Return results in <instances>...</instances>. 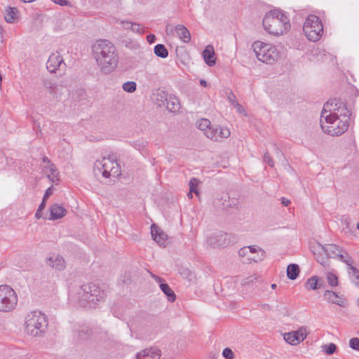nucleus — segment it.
I'll use <instances>...</instances> for the list:
<instances>
[{
  "instance_id": "052dcab7",
  "label": "nucleus",
  "mask_w": 359,
  "mask_h": 359,
  "mask_svg": "<svg viewBox=\"0 0 359 359\" xmlns=\"http://www.w3.org/2000/svg\"><path fill=\"white\" fill-rule=\"evenodd\" d=\"M192 193H193V192H190V191H189V192L187 194V196H188V198H190V199L193 198Z\"/></svg>"
},
{
  "instance_id": "412c9836",
  "label": "nucleus",
  "mask_w": 359,
  "mask_h": 359,
  "mask_svg": "<svg viewBox=\"0 0 359 359\" xmlns=\"http://www.w3.org/2000/svg\"><path fill=\"white\" fill-rule=\"evenodd\" d=\"M325 297L330 302L337 304L339 306L344 307L346 306V301L341 297H339L337 294L333 291L326 290L324 294Z\"/></svg>"
},
{
  "instance_id": "5701e85b",
  "label": "nucleus",
  "mask_w": 359,
  "mask_h": 359,
  "mask_svg": "<svg viewBox=\"0 0 359 359\" xmlns=\"http://www.w3.org/2000/svg\"><path fill=\"white\" fill-rule=\"evenodd\" d=\"M43 171L46 174L47 177L53 182L59 181V172L53 163L45 165Z\"/></svg>"
},
{
  "instance_id": "bb28decb",
  "label": "nucleus",
  "mask_w": 359,
  "mask_h": 359,
  "mask_svg": "<svg viewBox=\"0 0 359 359\" xmlns=\"http://www.w3.org/2000/svg\"><path fill=\"white\" fill-rule=\"evenodd\" d=\"M168 97L169 95L167 92L161 89H158L153 95V100L158 106L161 107V105H165Z\"/></svg>"
},
{
  "instance_id": "0e129e2a",
  "label": "nucleus",
  "mask_w": 359,
  "mask_h": 359,
  "mask_svg": "<svg viewBox=\"0 0 359 359\" xmlns=\"http://www.w3.org/2000/svg\"><path fill=\"white\" fill-rule=\"evenodd\" d=\"M271 287H272L273 289H275V288L276 287V284H272V285H271Z\"/></svg>"
},
{
  "instance_id": "393cba45",
  "label": "nucleus",
  "mask_w": 359,
  "mask_h": 359,
  "mask_svg": "<svg viewBox=\"0 0 359 359\" xmlns=\"http://www.w3.org/2000/svg\"><path fill=\"white\" fill-rule=\"evenodd\" d=\"M175 32L178 37L184 43H189L191 41V34L188 29L184 25H177L175 27Z\"/></svg>"
},
{
  "instance_id": "1a4fd4ad",
  "label": "nucleus",
  "mask_w": 359,
  "mask_h": 359,
  "mask_svg": "<svg viewBox=\"0 0 359 359\" xmlns=\"http://www.w3.org/2000/svg\"><path fill=\"white\" fill-rule=\"evenodd\" d=\"M118 165L113 158H106L104 157L102 160H97L95 161L93 167L95 175L102 174L105 178H108L111 175V172L114 169L116 168L114 173L117 172Z\"/></svg>"
},
{
  "instance_id": "9b49d317",
  "label": "nucleus",
  "mask_w": 359,
  "mask_h": 359,
  "mask_svg": "<svg viewBox=\"0 0 359 359\" xmlns=\"http://www.w3.org/2000/svg\"><path fill=\"white\" fill-rule=\"evenodd\" d=\"M318 247L326 254L327 257L331 258H337L339 260L348 263L349 259H346L343 255L342 249L335 244L322 245L318 243Z\"/></svg>"
},
{
  "instance_id": "c85d7f7f",
  "label": "nucleus",
  "mask_w": 359,
  "mask_h": 359,
  "mask_svg": "<svg viewBox=\"0 0 359 359\" xmlns=\"http://www.w3.org/2000/svg\"><path fill=\"white\" fill-rule=\"evenodd\" d=\"M299 273V266L296 264H290L287 268V276L290 280H295Z\"/></svg>"
},
{
  "instance_id": "a878e982",
  "label": "nucleus",
  "mask_w": 359,
  "mask_h": 359,
  "mask_svg": "<svg viewBox=\"0 0 359 359\" xmlns=\"http://www.w3.org/2000/svg\"><path fill=\"white\" fill-rule=\"evenodd\" d=\"M165 104L169 112H177L180 109V101L175 95H170Z\"/></svg>"
},
{
  "instance_id": "b1692460",
  "label": "nucleus",
  "mask_w": 359,
  "mask_h": 359,
  "mask_svg": "<svg viewBox=\"0 0 359 359\" xmlns=\"http://www.w3.org/2000/svg\"><path fill=\"white\" fill-rule=\"evenodd\" d=\"M151 233L153 239L159 245H163L167 238V236L160 231L155 224H152L151 226Z\"/></svg>"
},
{
  "instance_id": "5fc2aeb1",
  "label": "nucleus",
  "mask_w": 359,
  "mask_h": 359,
  "mask_svg": "<svg viewBox=\"0 0 359 359\" xmlns=\"http://www.w3.org/2000/svg\"><path fill=\"white\" fill-rule=\"evenodd\" d=\"M122 23L126 29H130V25H133V22L129 21L123 22Z\"/></svg>"
},
{
  "instance_id": "aec40b11",
  "label": "nucleus",
  "mask_w": 359,
  "mask_h": 359,
  "mask_svg": "<svg viewBox=\"0 0 359 359\" xmlns=\"http://www.w3.org/2000/svg\"><path fill=\"white\" fill-rule=\"evenodd\" d=\"M203 57L205 62L210 67H212L216 63V57L214 47L212 45H208L203 51Z\"/></svg>"
},
{
  "instance_id": "0eeeda50",
  "label": "nucleus",
  "mask_w": 359,
  "mask_h": 359,
  "mask_svg": "<svg viewBox=\"0 0 359 359\" xmlns=\"http://www.w3.org/2000/svg\"><path fill=\"white\" fill-rule=\"evenodd\" d=\"M303 30L309 40L317 41L322 36L323 24L318 16L309 15L304 24Z\"/></svg>"
},
{
  "instance_id": "4c0bfd02",
  "label": "nucleus",
  "mask_w": 359,
  "mask_h": 359,
  "mask_svg": "<svg viewBox=\"0 0 359 359\" xmlns=\"http://www.w3.org/2000/svg\"><path fill=\"white\" fill-rule=\"evenodd\" d=\"M327 280L328 284L332 287H334L338 285V278L333 273L330 272L327 274Z\"/></svg>"
},
{
  "instance_id": "37998d69",
  "label": "nucleus",
  "mask_w": 359,
  "mask_h": 359,
  "mask_svg": "<svg viewBox=\"0 0 359 359\" xmlns=\"http://www.w3.org/2000/svg\"><path fill=\"white\" fill-rule=\"evenodd\" d=\"M130 29L134 32L141 34L144 32V27L141 26L140 24L133 23V25H130Z\"/></svg>"
},
{
  "instance_id": "20e7f679",
  "label": "nucleus",
  "mask_w": 359,
  "mask_h": 359,
  "mask_svg": "<svg viewBox=\"0 0 359 359\" xmlns=\"http://www.w3.org/2000/svg\"><path fill=\"white\" fill-rule=\"evenodd\" d=\"M104 297V292L93 283L81 285L76 294V299L81 306L95 307Z\"/></svg>"
},
{
  "instance_id": "6ab92c4d",
  "label": "nucleus",
  "mask_w": 359,
  "mask_h": 359,
  "mask_svg": "<svg viewBox=\"0 0 359 359\" xmlns=\"http://www.w3.org/2000/svg\"><path fill=\"white\" fill-rule=\"evenodd\" d=\"M47 264L57 271H62L66 266L64 258L59 255L50 257L47 260Z\"/></svg>"
},
{
  "instance_id": "09e8293b",
  "label": "nucleus",
  "mask_w": 359,
  "mask_h": 359,
  "mask_svg": "<svg viewBox=\"0 0 359 359\" xmlns=\"http://www.w3.org/2000/svg\"><path fill=\"white\" fill-rule=\"evenodd\" d=\"M257 280V278L255 276H249L244 279L242 282L243 285H247L252 283L254 280Z\"/></svg>"
},
{
  "instance_id": "49530a36",
  "label": "nucleus",
  "mask_w": 359,
  "mask_h": 359,
  "mask_svg": "<svg viewBox=\"0 0 359 359\" xmlns=\"http://www.w3.org/2000/svg\"><path fill=\"white\" fill-rule=\"evenodd\" d=\"M250 252V249L247 247H243L242 248H241L238 251V255L239 256L241 257H247V258L250 255L249 254Z\"/></svg>"
},
{
  "instance_id": "603ef678",
  "label": "nucleus",
  "mask_w": 359,
  "mask_h": 359,
  "mask_svg": "<svg viewBox=\"0 0 359 359\" xmlns=\"http://www.w3.org/2000/svg\"><path fill=\"white\" fill-rule=\"evenodd\" d=\"M156 39V38L154 34H151L147 36V41L150 44L154 43Z\"/></svg>"
},
{
  "instance_id": "7ed1b4c3",
  "label": "nucleus",
  "mask_w": 359,
  "mask_h": 359,
  "mask_svg": "<svg viewBox=\"0 0 359 359\" xmlns=\"http://www.w3.org/2000/svg\"><path fill=\"white\" fill-rule=\"evenodd\" d=\"M320 116V126L323 131L331 136H339L344 133L349 126V116L347 114H328Z\"/></svg>"
},
{
  "instance_id": "c03bdc74",
  "label": "nucleus",
  "mask_w": 359,
  "mask_h": 359,
  "mask_svg": "<svg viewBox=\"0 0 359 359\" xmlns=\"http://www.w3.org/2000/svg\"><path fill=\"white\" fill-rule=\"evenodd\" d=\"M263 160H264V162L267 163L270 167H273V165H274L273 160L271 157V156L269 155L268 151H266L264 154V157H263Z\"/></svg>"
},
{
  "instance_id": "2eb2a0df",
  "label": "nucleus",
  "mask_w": 359,
  "mask_h": 359,
  "mask_svg": "<svg viewBox=\"0 0 359 359\" xmlns=\"http://www.w3.org/2000/svg\"><path fill=\"white\" fill-rule=\"evenodd\" d=\"M344 111L347 110L348 112L351 109H348L346 105L338 99L329 100L323 106L321 112H335L336 111Z\"/></svg>"
},
{
  "instance_id": "69168bd1",
  "label": "nucleus",
  "mask_w": 359,
  "mask_h": 359,
  "mask_svg": "<svg viewBox=\"0 0 359 359\" xmlns=\"http://www.w3.org/2000/svg\"><path fill=\"white\" fill-rule=\"evenodd\" d=\"M1 81H2V77L0 75V88H1Z\"/></svg>"
},
{
  "instance_id": "f03ea898",
  "label": "nucleus",
  "mask_w": 359,
  "mask_h": 359,
  "mask_svg": "<svg viewBox=\"0 0 359 359\" xmlns=\"http://www.w3.org/2000/svg\"><path fill=\"white\" fill-rule=\"evenodd\" d=\"M262 25L269 34L276 36L283 34L290 28L287 16L278 9L266 13L263 19Z\"/></svg>"
},
{
  "instance_id": "4d7b16f0",
  "label": "nucleus",
  "mask_w": 359,
  "mask_h": 359,
  "mask_svg": "<svg viewBox=\"0 0 359 359\" xmlns=\"http://www.w3.org/2000/svg\"><path fill=\"white\" fill-rule=\"evenodd\" d=\"M42 161H43V163H46L47 165H49L50 163H52L50 162V159L47 156H43Z\"/></svg>"
},
{
  "instance_id": "79ce46f5",
  "label": "nucleus",
  "mask_w": 359,
  "mask_h": 359,
  "mask_svg": "<svg viewBox=\"0 0 359 359\" xmlns=\"http://www.w3.org/2000/svg\"><path fill=\"white\" fill-rule=\"evenodd\" d=\"M349 346L351 348L359 351V338H352L349 341Z\"/></svg>"
},
{
  "instance_id": "c9c22d12",
  "label": "nucleus",
  "mask_w": 359,
  "mask_h": 359,
  "mask_svg": "<svg viewBox=\"0 0 359 359\" xmlns=\"http://www.w3.org/2000/svg\"><path fill=\"white\" fill-rule=\"evenodd\" d=\"M227 97H228V99H229V102L233 105L236 107V109H237L238 112H243V107L236 102V96H235V95L231 91H230L228 93Z\"/></svg>"
},
{
  "instance_id": "72a5a7b5",
  "label": "nucleus",
  "mask_w": 359,
  "mask_h": 359,
  "mask_svg": "<svg viewBox=\"0 0 359 359\" xmlns=\"http://www.w3.org/2000/svg\"><path fill=\"white\" fill-rule=\"evenodd\" d=\"M349 266L350 272L349 273L353 278V283L359 287V271L353 266H352L349 262L346 263Z\"/></svg>"
},
{
  "instance_id": "dca6fc26",
  "label": "nucleus",
  "mask_w": 359,
  "mask_h": 359,
  "mask_svg": "<svg viewBox=\"0 0 359 359\" xmlns=\"http://www.w3.org/2000/svg\"><path fill=\"white\" fill-rule=\"evenodd\" d=\"M65 67L66 65L64 63L63 59L58 53H53L49 56V58L46 63L47 69L50 73H54L61 66Z\"/></svg>"
},
{
  "instance_id": "de8ad7c7",
  "label": "nucleus",
  "mask_w": 359,
  "mask_h": 359,
  "mask_svg": "<svg viewBox=\"0 0 359 359\" xmlns=\"http://www.w3.org/2000/svg\"><path fill=\"white\" fill-rule=\"evenodd\" d=\"M248 248L250 249V252H249L250 255L259 253L260 252H264V250H262L261 248H259V247H257L256 245H251V246H248Z\"/></svg>"
},
{
  "instance_id": "3c124183",
  "label": "nucleus",
  "mask_w": 359,
  "mask_h": 359,
  "mask_svg": "<svg viewBox=\"0 0 359 359\" xmlns=\"http://www.w3.org/2000/svg\"><path fill=\"white\" fill-rule=\"evenodd\" d=\"M53 2H54L56 4L60 5V6H67L69 4V2L67 0H52Z\"/></svg>"
},
{
  "instance_id": "f704fd0d",
  "label": "nucleus",
  "mask_w": 359,
  "mask_h": 359,
  "mask_svg": "<svg viewBox=\"0 0 359 359\" xmlns=\"http://www.w3.org/2000/svg\"><path fill=\"white\" fill-rule=\"evenodd\" d=\"M199 184V180L197 178L192 177L189 180V191L194 193L196 195H198L199 192L197 189V187Z\"/></svg>"
},
{
  "instance_id": "473e14b6",
  "label": "nucleus",
  "mask_w": 359,
  "mask_h": 359,
  "mask_svg": "<svg viewBox=\"0 0 359 359\" xmlns=\"http://www.w3.org/2000/svg\"><path fill=\"white\" fill-rule=\"evenodd\" d=\"M196 126L199 130L204 131L206 136V131L210 128V121L207 118H201L196 121Z\"/></svg>"
},
{
  "instance_id": "f3484780",
  "label": "nucleus",
  "mask_w": 359,
  "mask_h": 359,
  "mask_svg": "<svg viewBox=\"0 0 359 359\" xmlns=\"http://www.w3.org/2000/svg\"><path fill=\"white\" fill-rule=\"evenodd\" d=\"M161 351L157 348H145L136 354V359H159Z\"/></svg>"
},
{
  "instance_id": "f8f14e48",
  "label": "nucleus",
  "mask_w": 359,
  "mask_h": 359,
  "mask_svg": "<svg viewBox=\"0 0 359 359\" xmlns=\"http://www.w3.org/2000/svg\"><path fill=\"white\" fill-rule=\"evenodd\" d=\"M233 242L228 233H215L208 237L207 243L213 248H224Z\"/></svg>"
},
{
  "instance_id": "4468645a",
  "label": "nucleus",
  "mask_w": 359,
  "mask_h": 359,
  "mask_svg": "<svg viewBox=\"0 0 359 359\" xmlns=\"http://www.w3.org/2000/svg\"><path fill=\"white\" fill-rule=\"evenodd\" d=\"M307 334L306 328L302 327L297 331L285 334L284 339L291 345H297L304 341Z\"/></svg>"
},
{
  "instance_id": "e433bc0d",
  "label": "nucleus",
  "mask_w": 359,
  "mask_h": 359,
  "mask_svg": "<svg viewBox=\"0 0 359 359\" xmlns=\"http://www.w3.org/2000/svg\"><path fill=\"white\" fill-rule=\"evenodd\" d=\"M136 83L134 81H127L123 84V89L128 93H133L136 90Z\"/></svg>"
},
{
  "instance_id": "39448f33",
  "label": "nucleus",
  "mask_w": 359,
  "mask_h": 359,
  "mask_svg": "<svg viewBox=\"0 0 359 359\" xmlns=\"http://www.w3.org/2000/svg\"><path fill=\"white\" fill-rule=\"evenodd\" d=\"M25 330L30 336H43L48 330L47 316L37 310L29 312L25 318Z\"/></svg>"
},
{
  "instance_id": "ddd939ff",
  "label": "nucleus",
  "mask_w": 359,
  "mask_h": 359,
  "mask_svg": "<svg viewBox=\"0 0 359 359\" xmlns=\"http://www.w3.org/2000/svg\"><path fill=\"white\" fill-rule=\"evenodd\" d=\"M231 133L229 128L222 126H210L206 131V137L214 141H218L219 139L227 138Z\"/></svg>"
},
{
  "instance_id": "a211bd4d",
  "label": "nucleus",
  "mask_w": 359,
  "mask_h": 359,
  "mask_svg": "<svg viewBox=\"0 0 359 359\" xmlns=\"http://www.w3.org/2000/svg\"><path fill=\"white\" fill-rule=\"evenodd\" d=\"M152 277L156 282L159 283V287L161 291L167 296L168 300L170 302H175L176 299V295L170 286L167 283H163L162 278L159 276L153 275Z\"/></svg>"
},
{
  "instance_id": "7c9ffc66",
  "label": "nucleus",
  "mask_w": 359,
  "mask_h": 359,
  "mask_svg": "<svg viewBox=\"0 0 359 359\" xmlns=\"http://www.w3.org/2000/svg\"><path fill=\"white\" fill-rule=\"evenodd\" d=\"M154 51L157 57L161 58H166L168 55V51L163 44L156 45Z\"/></svg>"
},
{
  "instance_id": "e2e57ef3",
  "label": "nucleus",
  "mask_w": 359,
  "mask_h": 359,
  "mask_svg": "<svg viewBox=\"0 0 359 359\" xmlns=\"http://www.w3.org/2000/svg\"><path fill=\"white\" fill-rule=\"evenodd\" d=\"M317 261H318V262H320L321 264H323V259H322V260H320L319 258H317Z\"/></svg>"
},
{
  "instance_id": "4be33fe9",
  "label": "nucleus",
  "mask_w": 359,
  "mask_h": 359,
  "mask_svg": "<svg viewBox=\"0 0 359 359\" xmlns=\"http://www.w3.org/2000/svg\"><path fill=\"white\" fill-rule=\"evenodd\" d=\"M67 210L58 204H54L50 208V217L49 219L55 220L63 217Z\"/></svg>"
},
{
  "instance_id": "a18cd8bd",
  "label": "nucleus",
  "mask_w": 359,
  "mask_h": 359,
  "mask_svg": "<svg viewBox=\"0 0 359 359\" xmlns=\"http://www.w3.org/2000/svg\"><path fill=\"white\" fill-rule=\"evenodd\" d=\"M275 153H276V156L277 158L280 161L283 163L285 161L283 153L280 151V149L278 147H276V145H275Z\"/></svg>"
},
{
  "instance_id": "cd10ccee",
  "label": "nucleus",
  "mask_w": 359,
  "mask_h": 359,
  "mask_svg": "<svg viewBox=\"0 0 359 359\" xmlns=\"http://www.w3.org/2000/svg\"><path fill=\"white\" fill-rule=\"evenodd\" d=\"M18 10L15 7L8 6L6 9L4 19L8 23H13L18 20Z\"/></svg>"
},
{
  "instance_id": "6e6552de",
  "label": "nucleus",
  "mask_w": 359,
  "mask_h": 359,
  "mask_svg": "<svg viewBox=\"0 0 359 359\" xmlns=\"http://www.w3.org/2000/svg\"><path fill=\"white\" fill-rule=\"evenodd\" d=\"M18 304V296L15 290L7 285H0V311H13Z\"/></svg>"
},
{
  "instance_id": "bf43d9fd",
  "label": "nucleus",
  "mask_w": 359,
  "mask_h": 359,
  "mask_svg": "<svg viewBox=\"0 0 359 359\" xmlns=\"http://www.w3.org/2000/svg\"><path fill=\"white\" fill-rule=\"evenodd\" d=\"M200 84L202 86H204V87H208V83L205 81V80H201L200 81Z\"/></svg>"
},
{
  "instance_id": "774afa93",
  "label": "nucleus",
  "mask_w": 359,
  "mask_h": 359,
  "mask_svg": "<svg viewBox=\"0 0 359 359\" xmlns=\"http://www.w3.org/2000/svg\"><path fill=\"white\" fill-rule=\"evenodd\" d=\"M187 274H189L190 272L188 270H187Z\"/></svg>"
},
{
  "instance_id": "864d4df0",
  "label": "nucleus",
  "mask_w": 359,
  "mask_h": 359,
  "mask_svg": "<svg viewBox=\"0 0 359 359\" xmlns=\"http://www.w3.org/2000/svg\"><path fill=\"white\" fill-rule=\"evenodd\" d=\"M281 203L284 206H287L290 203V201L286 198H281Z\"/></svg>"
},
{
  "instance_id": "338daca9",
  "label": "nucleus",
  "mask_w": 359,
  "mask_h": 359,
  "mask_svg": "<svg viewBox=\"0 0 359 359\" xmlns=\"http://www.w3.org/2000/svg\"><path fill=\"white\" fill-rule=\"evenodd\" d=\"M357 229L359 230V222L357 224Z\"/></svg>"
},
{
  "instance_id": "13d9d810",
  "label": "nucleus",
  "mask_w": 359,
  "mask_h": 359,
  "mask_svg": "<svg viewBox=\"0 0 359 359\" xmlns=\"http://www.w3.org/2000/svg\"><path fill=\"white\" fill-rule=\"evenodd\" d=\"M42 210H39L37 209L36 213H35V217L37 218V219H40L41 217H42V213H41Z\"/></svg>"
},
{
  "instance_id": "f257e3e1",
  "label": "nucleus",
  "mask_w": 359,
  "mask_h": 359,
  "mask_svg": "<svg viewBox=\"0 0 359 359\" xmlns=\"http://www.w3.org/2000/svg\"><path fill=\"white\" fill-rule=\"evenodd\" d=\"M93 55L101 72H113L118 62V54L114 45L108 40H98L93 46Z\"/></svg>"
},
{
  "instance_id": "2f4dec72",
  "label": "nucleus",
  "mask_w": 359,
  "mask_h": 359,
  "mask_svg": "<svg viewBox=\"0 0 359 359\" xmlns=\"http://www.w3.org/2000/svg\"><path fill=\"white\" fill-rule=\"evenodd\" d=\"M91 333L90 329L86 325H81L78 329L79 337L82 340L87 339L90 336Z\"/></svg>"
},
{
  "instance_id": "ea45409f",
  "label": "nucleus",
  "mask_w": 359,
  "mask_h": 359,
  "mask_svg": "<svg viewBox=\"0 0 359 359\" xmlns=\"http://www.w3.org/2000/svg\"><path fill=\"white\" fill-rule=\"evenodd\" d=\"M336 349L337 346L333 343H330L324 346V351L328 355L333 354L336 351Z\"/></svg>"
},
{
  "instance_id": "c756f323",
  "label": "nucleus",
  "mask_w": 359,
  "mask_h": 359,
  "mask_svg": "<svg viewBox=\"0 0 359 359\" xmlns=\"http://www.w3.org/2000/svg\"><path fill=\"white\" fill-rule=\"evenodd\" d=\"M305 287L307 290H317L320 287V284L318 283V278L316 276L309 278L306 283Z\"/></svg>"
},
{
  "instance_id": "58836bf2",
  "label": "nucleus",
  "mask_w": 359,
  "mask_h": 359,
  "mask_svg": "<svg viewBox=\"0 0 359 359\" xmlns=\"http://www.w3.org/2000/svg\"><path fill=\"white\" fill-rule=\"evenodd\" d=\"M264 257V251L260 252V253L252 254L247 258V259L248 261H253L255 262H257L262 260Z\"/></svg>"
},
{
  "instance_id": "a19ab883",
  "label": "nucleus",
  "mask_w": 359,
  "mask_h": 359,
  "mask_svg": "<svg viewBox=\"0 0 359 359\" xmlns=\"http://www.w3.org/2000/svg\"><path fill=\"white\" fill-rule=\"evenodd\" d=\"M222 355L226 359H233L234 358V353L229 348H225L223 350Z\"/></svg>"
},
{
  "instance_id": "423d86ee",
  "label": "nucleus",
  "mask_w": 359,
  "mask_h": 359,
  "mask_svg": "<svg viewBox=\"0 0 359 359\" xmlns=\"http://www.w3.org/2000/svg\"><path fill=\"white\" fill-rule=\"evenodd\" d=\"M252 47L257 58L262 62L273 64L280 57L278 50L271 44L257 41L252 43Z\"/></svg>"
},
{
  "instance_id": "8fccbe9b",
  "label": "nucleus",
  "mask_w": 359,
  "mask_h": 359,
  "mask_svg": "<svg viewBox=\"0 0 359 359\" xmlns=\"http://www.w3.org/2000/svg\"><path fill=\"white\" fill-rule=\"evenodd\" d=\"M52 193H53L52 187L48 188L43 196V201H47V199L50 197V196L52 194Z\"/></svg>"
},
{
  "instance_id": "6e6d98bb",
  "label": "nucleus",
  "mask_w": 359,
  "mask_h": 359,
  "mask_svg": "<svg viewBox=\"0 0 359 359\" xmlns=\"http://www.w3.org/2000/svg\"><path fill=\"white\" fill-rule=\"evenodd\" d=\"M46 203V201H43V199H42V201H41V204L39 205L38 210H43L45 208Z\"/></svg>"
},
{
  "instance_id": "9d476101",
  "label": "nucleus",
  "mask_w": 359,
  "mask_h": 359,
  "mask_svg": "<svg viewBox=\"0 0 359 359\" xmlns=\"http://www.w3.org/2000/svg\"><path fill=\"white\" fill-rule=\"evenodd\" d=\"M46 90L54 98H60L67 92V87L52 79H44L42 81Z\"/></svg>"
},
{
  "instance_id": "680f3d73",
  "label": "nucleus",
  "mask_w": 359,
  "mask_h": 359,
  "mask_svg": "<svg viewBox=\"0 0 359 359\" xmlns=\"http://www.w3.org/2000/svg\"><path fill=\"white\" fill-rule=\"evenodd\" d=\"M21 1L23 2H25V3H29V2L34 1V0H21Z\"/></svg>"
}]
</instances>
